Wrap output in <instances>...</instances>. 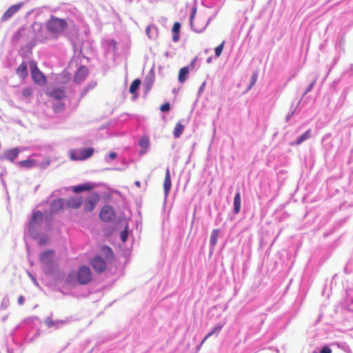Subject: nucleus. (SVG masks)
Listing matches in <instances>:
<instances>
[{
	"label": "nucleus",
	"mask_w": 353,
	"mask_h": 353,
	"mask_svg": "<svg viewBox=\"0 0 353 353\" xmlns=\"http://www.w3.org/2000/svg\"><path fill=\"white\" fill-rule=\"evenodd\" d=\"M41 323V320L36 316L25 319L11 332L12 342L18 347H21L25 342L32 341L40 334V329L37 327Z\"/></svg>",
	"instance_id": "obj_1"
},
{
	"label": "nucleus",
	"mask_w": 353,
	"mask_h": 353,
	"mask_svg": "<svg viewBox=\"0 0 353 353\" xmlns=\"http://www.w3.org/2000/svg\"><path fill=\"white\" fill-rule=\"evenodd\" d=\"M56 252L48 249L39 254V259L42 266V271L46 276H54L56 281H62L66 276L63 272L59 271V265L54 261Z\"/></svg>",
	"instance_id": "obj_2"
},
{
	"label": "nucleus",
	"mask_w": 353,
	"mask_h": 353,
	"mask_svg": "<svg viewBox=\"0 0 353 353\" xmlns=\"http://www.w3.org/2000/svg\"><path fill=\"white\" fill-rule=\"evenodd\" d=\"M92 281V274L89 266L79 265L77 270L70 271L65 278V283L70 285L76 284L86 285Z\"/></svg>",
	"instance_id": "obj_3"
},
{
	"label": "nucleus",
	"mask_w": 353,
	"mask_h": 353,
	"mask_svg": "<svg viewBox=\"0 0 353 353\" xmlns=\"http://www.w3.org/2000/svg\"><path fill=\"white\" fill-rule=\"evenodd\" d=\"M43 222V212L34 210L28 223V232L32 239H37L40 236V227Z\"/></svg>",
	"instance_id": "obj_4"
},
{
	"label": "nucleus",
	"mask_w": 353,
	"mask_h": 353,
	"mask_svg": "<svg viewBox=\"0 0 353 353\" xmlns=\"http://www.w3.org/2000/svg\"><path fill=\"white\" fill-rule=\"evenodd\" d=\"M46 28L52 34L61 35L68 28V23L65 19L51 15L46 22Z\"/></svg>",
	"instance_id": "obj_5"
},
{
	"label": "nucleus",
	"mask_w": 353,
	"mask_h": 353,
	"mask_svg": "<svg viewBox=\"0 0 353 353\" xmlns=\"http://www.w3.org/2000/svg\"><path fill=\"white\" fill-rule=\"evenodd\" d=\"M30 73L32 81L37 85H43L47 83V78L39 70L37 62L34 60L30 61Z\"/></svg>",
	"instance_id": "obj_6"
},
{
	"label": "nucleus",
	"mask_w": 353,
	"mask_h": 353,
	"mask_svg": "<svg viewBox=\"0 0 353 353\" xmlns=\"http://www.w3.org/2000/svg\"><path fill=\"white\" fill-rule=\"evenodd\" d=\"M94 152V149L92 147L83 148L79 150H72L70 157L72 161H84L91 157Z\"/></svg>",
	"instance_id": "obj_7"
},
{
	"label": "nucleus",
	"mask_w": 353,
	"mask_h": 353,
	"mask_svg": "<svg viewBox=\"0 0 353 353\" xmlns=\"http://www.w3.org/2000/svg\"><path fill=\"white\" fill-rule=\"evenodd\" d=\"M100 194L98 192L95 191L90 193L88 195L84 201H83V210L85 212H91L96 208L97 203L100 200Z\"/></svg>",
	"instance_id": "obj_8"
},
{
	"label": "nucleus",
	"mask_w": 353,
	"mask_h": 353,
	"mask_svg": "<svg viewBox=\"0 0 353 353\" xmlns=\"http://www.w3.org/2000/svg\"><path fill=\"white\" fill-rule=\"evenodd\" d=\"M99 218L105 223L113 222L116 218L115 209L111 205H104L99 213Z\"/></svg>",
	"instance_id": "obj_9"
},
{
	"label": "nucleus",
	"mask_w": 353,
	"mask_h": 353,
	"mask_svg": "<svg viewBox=\"0 0 353 353\" xmlns=\"http://www.w3.org/2000/svg\"><path fill=\"white\" fill-rule=\"evenodd\" d=\"M68 318L63 320H54L52 319V313L50 315L46 316L43 320V324L50 331H54L63 327L69 322Z\"/></svg>",
	"instance_id": "obj_10"
},
{
	"label": "nucleus",
	"mask_w": 353,
	"mask_h": 353,
	"mask_svg": "<svg viewBox=\"0 0 353 353\" xmlns=\"http://www.w3.org/2000/svg\"><path fill=\"white\" fill-rule=\"evenodd\" d=\"M90 264L97 274L104 272L107 268V261L100 254L94 255L90 260Z\"/></svg>",
	"instance_id": "obj_11"
},
{
	"label": "nucleus",
	"mask_w": 353,
	"mask_h": 353,
	"mask_svg": "<svg viewBox=\"0 0 353 353\" xmlns=\"http://www.w3.org/2000/svg\"><path fill=\"white\" fill-rule=\"evenodd\" d=\"M23 150V148L20 146L14 147L11 149H6L0 154V161L6 160L11 163H14Z\"/></svg>",
	"instance_id": "obj_12"
},
{
	"label": "nucleus",
	"mask_w": 353,
	"mask_h": 353,
	"mask_svg": "<svg viewBox=\"0 0 353 353\" xmlns=\"http://www.w3.org/2000/svg\"><path fill=\"white\" fill-rule=\"evenodd\" d=\"M31 28L34 33L33 38L37 40L39 43H44L48 40V36L43 30V27L41 23L35 21L32 23Z\"/></svg>",
	"instance_id": "obj_13"
},
{
	"label": "nucleus",
	"mask_w": 353,
	"mask_h": 353,
	"mask_svg": "<svg viewBox=\"0 0 353 353\" xmlns=\"http://www.w3.org/2000/svg\"><path fill=\"white\" fill-rule=\"evenodd\" d=\"M196 14V7L194 6L192 8L190 14V19H189L190 26L191 30L192 31H194V32L202 33L205 31V30L207 28V27L210 24L211 20L212 19V17H211L208 18L205 24L202 28H196L194 27V19L195 18Z\"/></svg>",
	"instance_id": "obj_14"
},
{
	"label": "nucleus",
	"mask_w": 353,
	"mask_h": 353,
	"mask_svg": "<svg viewBox=\"0 0 353 353\" xmlns=\"http://www.w3.org/2000/svg\"><path fill=\"white\" fill-rule=\"evenodd\" d=\"M23 6V3L19 2L18 3L10 6L2 15L1 21L3 22L10 19L22 8Z\"/></svg>",
	"instance_id": "obj_15"
},
{
	"label": "nucleus",
	"mask_w": 353,
	"mask_h": 353,
	"mask_svg": "<svg viewBox=\"0 0 353 353\" xmlns=\"http://www.w3.org/2000/svg\"><path fill=\"white\" fill-rule=\"evenodd\" d=\"M89 74L88 68L85 65H81L77 70L74 77V82L75 83H81L85 80Z\"/></svg>",
	"instance_id": "obj_16"
},
{
	"label": "nucleus",
	"mask_w": 353,
	"mask_h": 353,
	"mask_svg": "<svg viewBox=\"0 0 353 353\" xmlns=\"http://www.w3.org/2000/svg\"><path fill=\"white\" fill-rule=\"evenodd\" d=\"M65 208V199L63 198H57L53 200L50 204V209L52 213L57 214L60 210Z\"/></svg>",
	"instance_id": "obj_17"
},
{
	"label": "nucleus",
	"mask_w": 353,
	"mask_h": 353,
	"mask_svg": "<svg viewBox=\"0 0 353 353\" xmlns=\"http://www.w3.org/2000/svg\"><path fill=\"white\" fill-rule=\"evenodd\" d=\"M172 188L171 175L169 168H167L163 182L164 203L166 202Z\"/></svg>",
	"instance_id": "obj_18"
},
{
	"label": "nucleus",
	"mask_w": 353,
	"mask_h": 353,
	"mask_svg": "<svg viewBox=\"0 0 353 353\" xmlns=\"http://www.w3.org/2000/svg\"><path fill=\"white\" fill-rule=\"evenodd\" d=\"M94 188V184L92 182L87 181L85 183H79L76 185L70 186L72 192L75 194H79L85 191H89Z\"/></svg>",
	"instance_id": "obj_19"
},
{
	"label": "nucleus",
	"mask_w": 353,
	"mask_h": 353,
	"mask_svg": "<svg viewBox=\"0 0 353 353\" xmlns=\"http://www.w3.org/2000/svg\"><path fill=\"white\" fill-rule=\"evenodd\" d=\"M83 204V199L81 196H71L65 199V207L74 210L79 209Z\"/></svg>",
	"instance_id": "obj_20"
},
{
	"label": "nucleus",
	"mask_w": 353,
	"mask_h": 353,
	"mask_svg": "<svg viewBox=\"0 0 353 353\" xmlns=\"http://www.w3.org/2000/svg\"><path fill=\"white\" fill-rule=\"evenodd\" d=\"M141 84L140 79H136L131 83L129 92L132 94V100L135 101L139 97V90Z\"/></svg>",
	"instance_id": "obj_21"
},
{
	"label": "nucleus",
	"mask_w": 353,
	"mask_h": 353,
	"mask_svg": "<svg viewBox=\"0 0 353 353\" xmlns=\"http://www.w3.org/2000/svg\"><path fill=\"white\" fill-rule=\"evenodd\" d=\"M37 161L34 159L28 157L26 160H22L17 162V165L21 168L30 170L37 166Z\"/></svg>",
	"instance_id": "obj_22"
},
{
	"label": "nucleus",
	"mask_w": 353,
	"mask_h": 353,
	"mask_svg": "<svg viewBox=\"0 0 353 353\" xmlns=\"http://www.w3.org/2000/svg\"><path fill=\"white\" fill-rule=\"evenodd\" d=\"M241 208V196L240 191H236L234 194L233 201L232 212L234 214H238Z\"/></svg>",
	"instance_id": "obj_23"
},
{
	"label": "nucleus",
	"mask_w": 353,
	"mask_h": 353,
	"mask_svg": "<svg viewBox=\"0 0 353 353\" xmlns=\"http://www.w3.org/2000/svg\"><path fill=\"white\" fill-rule=\"evenodd\" d=\"M310 135L311 130L309 129L306 130L305 132H303L302 134L298 136L294 141L290 142L289 145L290 146L299 145L303 143L305 141L307 140L310 138Z\"/></svg>",
	"instance_id": "obj_24"
},
{
	"label": "nucleus",
	"mask_w": 353,
	"mask_h": 353,
	"mask_svg": "<svg viewBox=\"0 0 353 353\" xmlns=\"http://www.w3.org/2000/svg\"><path fill=\"white\" fill-rule=\"evenodd\" d=\"M48 96L56 99V100H61L65 98V92L63 88H55L52 89L50 92L48 93Z\"/></svg>",
	"instance_id": "obj_25"
},
{
	"label": "nucleus",
	"mask_w": 353,
	"mask_h": 353,
	"mask_svg": "<svg viewBox=\"0 0 353 353\" xmlns=\"http://www.w3.org/2000/svg\"><path fill=\"white\" fill-rule=\"evenodd\" d=\"M219 234H220L219 229H214L211 233L210 239V255H211L212 254L214 247L217 243Z\"/></svg>",
	"instance_id": "obj_26"
},
{
	"label": "nucleus",
	"mask_w": 353,
	"mask_h": 353,
	"mask_svg": "<svg viewBox=\"0 0 353 353\" xmlns=\"http://www.w3.org/2000/svg\"><path fill=\"white\" fill-rule=\"evenodd\" d=\"M105 52L109 53L111 51L114 52L117 50V42L114 39H110L105 40L102 43Z\"/></svg>",
	"instance_id": "obj_27"
},
{
	"label": "nucleus",
	"mask_w": 353,
	"mask_h": 353,
	"mask_svg": "<svg viewBox=\"0 0 353 353\" xmlns=\"http://www.w3.org/2000/svg\"><path fill=\"white\" fill-rule=\"evenodd\" d=\"M16 73L21 79H25L28 77V65L25 61H22V63L17 67L16 69Z\"/></svg>",
	"instance_id": "obj_28"
},
{
	"label": "nucleus",
	"mask_w": 353,
	"mask_h": 353,
	"mask_svg": "<svg viewBox=\"0 0 353 353\" xmlns=\"http://www.w3.org/2000/svg\"><path fill=\"white\" fill-rule=\"evenodd\" d=\"M181 28V23L178 21L174 22L172 28V41L175 43L178 42L180 39Z\"/></svg>",
	"instance_id": "obj_29"
},
{
	"label": "nucleus",
	"mask_w": 353,
	"mask_h": 353,
	"mask_svg": "<svg viewBox=\"0 0 353 353\" xmlns=\"http://www.w3.org/2000/svg\"><path fill=\"white\" fill-rule=\"evenodd\" d=\"M190 69L188 67H183L179 70L178 74V81L180 83H185L189 77L190 75Z\"/></svg>",
	"instance_id": "obj_30"
},
{
	"label": "nucleus",
	"mask_w": 353,
	"mask_h": 353,
	"mask_svg": "<svg viewBox=\"0 0 353 353\" xmlns=\"http://www.w3.org/2000/svg\"><path fill=\"white\" fill-rule=\"evenodd\" d=\"M317 78H318V75L317 74H315L314 76V78L312 80V81L310 83V84L307 85V87L305 88V91L303 92V94H301V97L300 98V99L297 102V106H299V105L301 103V101L303 99V97L307 94L309 93L310 92H311L316 83V80H317Z\"/></svg>",
	"instance_id": "obj_31"
},
{
	"label": "nucleus",
	"mask_w": 353,
	"mask_h": 353,
	"mask_svg": "<svg viewBox=\"0 0 353 353\" xmlns=\"http://www.w3.org/2000/svg\"><path fill=\"white\" fill-rule=\"evenodd\" d=\"M145 34L149 39H155L158 34L157 27L154 24L148 25L145 28Z\"/></svg>",
	"instance_id": "obj_32"
},
{
	"label": "nucleus",
	"mask_w": 353,
	"mask_h": 353,
	"mask_svg": "<svg viewBox=\"0 0 353 353\" xmlns=\"http://www.w3.org/2000/svg\"><path fill=\"white\" fill-rule=\"evenodd\" d=\"M139 145L141 148L143 150L140 152L141 154H143L145 153V151L149 148L150 147V139L147 136H142L139 139Z\"/></svg>",
	"instance_id": "obj_33"
},
{
	"label": "nucleus",
	"mask_w": 353,
	"mask_h": 353,
	"mask_svg": "<svg viewBox=\"0 0 353 353\" xmlns=\"http://www.w3.org/2000/svg\"><path fill=\"white\" fill-rule=\"evenodd\" d=\"M101 252L105 255V260L106 259H112L114 257V252L111 247L107 245H103L101 247Z\"/></svg>",
	"instance_id": "obj_34"
},
{
	"label": "nucleus",
	"mask_w": 353,
	"mask_h": 353,
	"mask_svg": "<svg viewBox=\"0 0 353 353\" xmlns=\"http://www.w3.org/2000/svg\"><path fill=\"white\" fill-rule=\"evenodd\" d=\"M39 246L48 245L50 244L51 239L50 236L46 233L40 232V236L36 239Z\"/></svg>",
	"instance_id": "obj_35"
},
{
	"label": "nucleus",
	"mask_w": 353,
	"mask_h": 353,
	"mask_svg": "<svg viewBox=\"0 0 353 353\" xmlns=\"http://www.w3.org/2000/svg\"><path fill=\"white\" fill-rule=\"evenodd\" d=\"M225 323H219L214 325L210 331L204 336V340H207L209 337L214 334H218L223 327Z\"/></svg>",
	"instance_id": "obj_36"
},
{
	"label": "nucleus",
	"mask_w": 353,
	"mask_h": 353,
	"mask_svg": "<svg viewBox=\"0 0 353 353\" xmlns=\"http://www.w3.org/2000/svg\"><path fill=\"white\" fill-rule=\"evenodd\" d=\"M153 79H151L150 77H145L143 82V97H145L148 93L150 91L152 86L154 83Z\"/></svg>",
	"instance_id": "obj_37"
},
{
	"label": "nucleus",
	"mask_w": 353,
	"mask_h": 353,
	"mask_svg": "<svg viewBox=\"0 0 353 353\" xmlns=\"http://www.w3.org/2000/svg\"><path fill=\"white\" fill-rule=\"evenodd\" d=\"M97 85V82L95 81H91L89 82L81 90L80 94L79 99H82L88 92L93 89Z\"/></svg>",
	"instance_id": "obj_38"
},
{
	"label": "nucleus",
	"mask_w": 353,
	"mask_h": 353,
	"mask_svg": "<svg viewBox=\"0 0 353 353\" xmlns=\"http://www.w3.org/2000/svg\"><path fill=\"white\" fill-rule=\"evenodd\" d=\"M184 128H185V126L180 121H179L174 127V129L173 131V137L175 139L179 138L181 136V134H183Z\"/></svg>",
	"instance_id": "obj_39"
},
{
	"label": "nucleus",
	"mask_w": 353,
	"mask_h": 353,
	"mask_svg": "<svg viewBox=\"0 0 353 353\" xmlns=\"http://www.w3.org/2000/svg\"><path fill=\"white\" fill-rule=\"evenodd\" d=\"M294 105V101H293L292 103L290 111L288 113V114L285 117L286 122H289L290 119L294 115L297 114L300 112V110H299V106H297V104L296 105V106L294 108H293Z\"/></svg>",
	"instance_id": "obj_40"
},
{
	"label": "nucleus",
	"mask_w": 353,
	"mask_h": 353,
	"mask_svg": "<svg viewBox=\"0 0 353 353\" xmlns=\"http://www.w3.org/2000/svg\"><path fill=\"white\" fill-rule=\"evenodd\" d=\"M130 233V232L127 225L125 228L120 232L119 234L120 239L123 243H125L128 241Z\"/></svg>",
	"instance_id": "obj_41"
},
{
	"label": "nucleus",
	"mask_w": 353,
	"mask_h": 353,
	"mask_svg": "<svg viewBox=\"0 0 353 353\" xmlns=\"http://www.w3.org/2000/svg\"><path fill=\"white\" fill-rule=\"evenodd\" d=\"M54 213H52L50 210H45L43 212V222H53L54 221Z\"/></svg>",
	"instance_id": "obj_42"
},
{
	"label": "nucleus",
	"mask_w": 353,
	"mask_h": 353,
	"mask_svg": "<svg viewBox=\"0 0 353 353\" xmlns=\"http://www.w3.org/2000/svg\"><path fill=\"white\" fill-rule=\"evenodd\" d=\"M225 46V41H223L218 46L214 48V56L216 58H218L222 54L223 50V48Z\"/></svg>",
	"instance_id": "obj_43"
},
{
	"label": "nucleus",
	"mask_w": 353,
	"mask_h": 353,
	"mask_svg": "<svg viewBox=\"0 0 353 353\" xmlns=\"http://www.w3.org/2000/svg\"><path fill=\"white\" fill-rule=\"evenodd\" d=\"M332 345H336L338 348L343 350L344 352H350V347L345 343L334 342Z\"/></svg>",
	"instance_id": "obj_44"
},
{
	"label": "nucleus",
	"mask_w": 353,
	"mask_h": 353,
	"mask_svg": "<svg viewBox=\"0 0 353 353\" xmlns=\"http://www.w3.org/2000/svg\"><path fill=\"white\" fill-rule=\"evenodd\" d=\"M25 28L24 27H21L17 31H16L13 36H12V39L16 41H18L23 36V32L25 30Z\"/></svg>",
	"instance_id": "obj_45"
},
{
	"label": "nucleus",
	"mask_w": 353,
	"mask_h": 353,
	"mask_svg": "<svg viewBox=\"0 0 353 353\" xmlns=\"http://www.w3.org/2000/svg\"><path fill=\"white\" fill-rule=\"evenodd\" d=\"M37 42H38V41L32 37V39L26 43L25 48L30 52H32V50L36 46Z\"/></svg>",
	"instance_id": "obj_46"
},
{
	"label": "nucleus",
	"mask_w": 353,
	"mask_h": 353,
	"mask_svg": "<svg viewBox=\"0 0 353 353\" xmlns=\"http://www.w3.org/2000/svg\"><path fill=\"white\" fill-rule=\"evenodd\" d=\"M170 110H171V104L168 101L163 103L160 106V110L162 112H164V113L169 112Z\"/></svg>",
	"instance_id": "obj_47"
},
{
	"label": "nucleus",
	"mask_w": 353,
	"mask_h": 353,
	"mask_svg": "<svg viewBox=\"0 0 353 353\" xmlns=\"http://www.w3.org/2000/svg\"><path fill=\"white\" fill-rule=\"evenodd\" d=\"M348 219V216H345L341 219L336 221L334 223V228L338 229L342 227L347 222Z\"/></svg>",
	"instance_id": "obj_48"
},
{
	"label": "nucleus",
	"mask_w": 353,
	"mask_h": 353,
	"mask_svg": "<svg viewBox=\"0 0 353 353\" xmlns=\"http://www.w3.org/2000/svg\"><path fill=\"white\" fill-rule=\"evenodd\" d=\"M117 157V153L115 152H110L107 156L105 157V160L106 162L110 163L112 161L116 159Z\"/></svg>",
	"instance_id": "obj_49"
},
{
	"label": "nucleus",
	"mask_w": 353,
	"mask_h": 353,
	"mask_svg": "<svg viewBox=\"0 0 353 353\" xmlns=\"http://www.w3.org/2000/svg\"><path fill=\"white\" fill-rule=\"evenodd\" d=\"M21 94L24 97H30L32 94V90L30 87H26L22 90Z\"/></svg>",
	"instance_id": "obj_50"
},
{
	"label": "nucleus",
	"mask_w": 353,
	"mask_h": 353,
	"mask_svg": "<svg viewBox=\"0 0 353 353\" xmlns=\"http://www.w3.org/2000/svg\"><path fill=\"white\" fill-rule=\"evenodd\" d=\"M350 89V87H347L343 89L342 91V93L341 94V97L339 99V101H341L342 103L345 102V100L347 97V95L348 94L349 90Z\"/></svg>",
	"instance_id": "obj_51"
},
{
	"label": "nucleus",
	"mask_w": 353,
	"mask_h": 353,
	"mask_svg": "<svg viewBox=\"0 0 353 353\" xmlns=\"http://www.w3.org/2000/svg\"><path fill=\"white\" fill-rule=\"evenodd\" d=\"M257 79H258V72L256 71L252 72L251 77H250V81L251 86H254L255 85V83L257 81Z\"/></svg>",
	"instance_id": "obj_52"
},
{
	"label": "nucleus",
	"mask_w": 353,
	"mask_h": 353,
	"mask_svg": "<svg viewBox=\"0 0 353 353\" xmlns=\"http://www.w3.org/2000/svg\"><path fill=\"white\" fill-rule=\"evenodd\" d=\"M332 349L328 345H323L320 348L319 353H332Z\"/></svg>",
	"instance_id": "obj_53"
},
{
	"label": "nucleus",
	"mask_w": 353,
	"mask_h": 353,
	"mask_svg": "<svg viewBox=\"0 0 353 353\" xmlns=\"http://www.w3.org/2000/svg\"><path fill=\"white\" fill-rule=\"evenodd\" d=\"M53 230V222H45L43 230L45 232H51Z\"/></svg>",
	"instance_id": "obj_54"
},
{
	"label": "nucleus",
	"mask_w": 353,
	"mask_h": 353,
	"mask_svg": "<svg viewBox=\"0 0 353 353\" xmlns=\"http://www.w3.org/2000/svg\"><path fill=\"white\" fill-rule=\"evenodd\" d=\"M8 304H9V299L7 296H5L1 303V310L6 309L8 307Z\"/></svg>",
	"instance_id": "obj_55"
},
{
	"label": "nucleus",
	"mask_w": 353,
	"mask_h": 353,
	"mask_svg": "<svg viewBox=\"0 0 353 353\" xmlns=\"http://www.w3.org/2000/svg\"><path fill=\"white\" fill-rule=\"evenodd\" d=\"M344 44V39L343 36H338L336 39V47H342V45Z\"/></svg>",
	"instance_id": "obj_56"
},
{
	"label": "nucleus",
	"mask_w": 353,
	"mask_h": 353,
	"mask_svg": "<svg viewBox=\"0 0 353 353\" xmlns=\"http://www.w3.org/2000/svg\"><path fill=\"white\" fill-rule=\"evenodd\" d=\"M205 86H206V81H203L201 85H200V87L199 88V90H198V92H197V97H200V96L202 94V93L203 92L205 88Z\"/></svg>",
	"instance_id": "obj_57"
},
{
	"label": "nucleus",
	"mask_w": 353,
	"mask_h": 353,
	"mask_svg": "<svg viewBox=\"0 0 353 353\" xmlns=\"http://www.w3.org/2000/svg\"><path fill=\"white\" fill-rule=\"evenodd\" d=\"M346 75H349V76H353V65L352 64H350V69L347 70V71L345 72H343V77H345Z\"/></svg>",
	"instance_id": "obj_58"
},
{
	"label": "nucleus",
	"mask_w": 353,
	"mask_h": 353,
	"mask_svg": "<svg viewBox=\"0 0 353 353\" xmlns=\"http://www.w3.org/2000/svg\"><path fill=\"white\" fill-rule=\"evenodd\" d=\"M50 164V160L47 159L43 162H41L39 167L41 169H46Z\"/></svg>",
	"instance_id": "obj_59"
},
{
	"label": "nucleus",
	"mask_w": 353,
	"mask_h": 353,
	"mask_svg": "<svg viewBox=\"0 0 353 353\" xmlns=\"http://www.w3.org/2000/svg\"><path fill=\"white\" fill-rule=\"evenodd\" d=\"M28 274L29 277L31 279V280L32 281L34 285L37 286V287L39 286V283L37 281L36 277L32 273H30V272H28Z\"/></svg>",
	"instance_id": "obj_60"
},
{
	"label": "nucleus",
	"mask_w": 353,
	"mask_h": 353,
	"mask_svg": "<svg viewBox=\"0 0 353 353\" xmlns=\"http://www.w3.org/2000/svg\"><path fill=\"white\" fill-rule=\"evenodd\" d=\"M196 58H194V59H192L190 63L185 65V67H188V68L190 69V71H191L192 70H193L195 67V64H196Z\"/></svg>",
	"instance_id": "obj_61"
},
{
	"label": "nucleus",
	"mask_w": 353,
	"mask_h": 353,
	"mask_svg": "<svg viewBox=\"0 0 353 353\" xmlns=\"http://www.w3.org/2000/svg\"><path fill=\"white\" fill-rule=\"evenodd\" d=\"M338 61H339V57H336L334 58V59L332 61V65H331V67L330 68L329 71L327 73L325 77L328 75V73L330 72L332 68H333L337 63Z\"/></svg>",
	"instance_id": "obj_62"
},
{
	"label": "nucleus",
	"mask_w": 353,
	"mask_h": 353,
	"mask_svg": "<svg viewBox=\"0 0 353 353\" xmlns=\"http://www.w3.org/2000/svg\"><path fill=\"white\" fill-rule=\"evenodd\" d=\"M146 77H150L151 79H153L154 80V69L152 68L148 74H147Z\"/></svg>",
	"instance_id": "obj_63"
},
{
	"label": "nucleus",
	"mask_w": 353,
	"mask_h": 353,
	"mask_svg": "<svg viewBox=\"0 0 353 353\" xmlns=\"http://www.w3.org/2000/svg\"><path fill=\"white\" fill-rule=\"evenodd\" d=\"M347 122L350 127H353V115L347 119Z\"/></svg>",
	"instance_id": "obj_64"
}]
</instances>
